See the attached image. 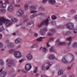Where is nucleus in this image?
Masks as SVG:
<instances>
[{"instance_id": "ea45409f", "label": "nucleus", "mask_w": 77, "mask_h": 77, "mask_svg": "<svg viewBox=\"0 0 77 77\" xmlns=\"http://www.w3.org/2000/svg\"><path fill=\"white\" fill-rule=\"evenodd\" d=\"M70 33H71V31H67L66 33V35H69Z\"/></svg>"}, {"instance_id": "f257e3e1", "label": "nucleus", "mask_w": 77, "mask_h": 77, "mask_svg": "<svg viewBox=\"0 0 77 77\" xmlns=\"http://www.w3.org/2000/svg\"><path fill=\"white\" fill-rule=\"evenodd\" d=\"M3 23L5 24L6 27H9L12 25V22L9 20L5 19L3 17H0V25H2Z\"/></svg>"}, {"instance_id": "37998d69", "label": "nucleus", "mask_w": 77, "mask_h": 77, "mask_svg": "<svg viewBox=\"0 0 77 77\" xmlns=\"http://www.w3.org/2000/svg\"><path fill=\"white\" fill-rule=\"evenodd\" d=\"M38 9L39 11H44L45 10L44 8H42L41 7H39V8H38Z\"/></svg>"}, {"instance_id": "aec40b11", "label": "nucleus", "mask_w": 77, "mask_h": 77, "mask_svg": "<svg viewBox=\"0 0 77 77\" xmlns=\"http://www.w3.org/2000/svg\"><path fill=\"white\" fill-rule=\"evenodd\" d=\"M0 5H1V7L3 8H5L6 6V4L5 3H3V2L0 1Z\"/></svg>"}, {"instance_id": "9b49d317", "label": "nucleus", "mask_w": 77, "mask_h": 77, "mask_svg": "<svg viewBox=\"0 0 77 77\" xmlns=\"http://www.w3.org/2000/svg\"><path fill=\"white\" fill-rule=\"evenodd\" d=\"M7 10L10 12H12L14 11V6L11 5H10L8 8Z\"/></svg>"}, {"instance_id": "423d86ee", "label": "nucleus", "mask_w": 77, "mask_h": 77, "mask_svg": "<svg viewBox=\"0 0 77 77\" xmlns=\"http://www.w3.org/2000/svg\"><path fill=\"white\" fill-rule=\"evenodd\" d=\"M30 9L31 11V14H35V13H37V11H36V7L35 6H31L30 7Z\"/></svg>"}, {"instance_id": "c03bdc74", "label": "nucleus", "mask_w": 77, "mask_h": 77, "mask_svg": "<svg viewBox=\"0 0 77 77\" xmlns=\"http://www.w3.org/2000/svg\"><path fill=\"white\" fill-rule=\"evenodd\" d=\"M50 23L52 24V25H55V24H56V22L54 21H52Z\"/></svg>"}, {"instance_id": "4be33fe9", "label": "nucleus", "mask_w": 77, "mask_h": 77, "mask_svg": "<svg viewBox=\"0 0 77 77\" xmlns=\"http://www.w3.org/2000/svg\"><path fill=\"white\" fill-rule=\"evenodd\" d=\"M61 43V42L60 41V39H58L57 40V41L56 42V43L58 45H60Z\"/></svg>"}, {"instance_id": "5701e85b", "label": "nucleus", "mask_w": 77, "mask_h": 77, "mask_svg": "<svg viewBox=\"0 0 77 77\" xmlns=\"http://www.w3.org/2000/svg\"><path fill=\"white\" fill-rule=\"evenodd\" d=\"M61 43V42L60 41V39H58L57 40V41L56 42V43L58 45H60Z\"/></svg>"}, {"instance_id": "13d9d810", "label": "nucleus", "mask_w": 77, "mask_h": 77, "mask_svg": "<svg viewBox=\"0 0 77 77\" xmlns=\"http://www.w3.org/2000/svg\"><path fill=\"white\" fill-rule=\"evenodd\" d=\"M34 36L35 37H38V35L37 33H35L34 34Z\"/></svg>"}, {"instance_id": "774afa93", "label": "nucleus", "mask_w": 77, "mask_h": 77, "mask_svg": "<svg viewBox=\"0 0 77 77\" xmlns=\"http://www.w3.org/2000/svg\"><path fill=\"white\" fill-rule=\"evenodd\" d=\"M34 17V16H33V15L32 14V15H31L30 16V18H33Z\"/></svg>"}, {"instance_id": "f8f14e48", "label": "nucleus", "mask_w": 77, "mask_h": 77, "mask_svg": "<svg viewBox=\"0 0 77 77\" xmlns=\"http://www.w3.org/2000/svg\"><path fill=\"white\" fill-rule=\"evenodd\" d=\"M13 60H9V63H8L7 65L9 67H11L12 65H14V63H13Z\"/></svg>"}, {"instance_id": "4d7b16f0", "label": "nucleus", "mask_w": 77, "mask_h": 77, "mask_svg": "<svg viewBox=\"0 0 77 77\" xmlns=\"http://www.w3.org/2000/svg\"><path fill=\"white\" fill-rule=\"evenodd\" d=\"M11 42H9L8 43V47H11Z\"/></svg>"}, {"instance_id": "052dcab7", "label": "nucleus", "mask_w": 77, "mask_h": 77, "mask_svg": "<svg viewBox=\"0 0 77 77\" xmlns=\"http://www.w3.org/2000/svg\"><path fill=\"white\" fill-rule=\"evenodd\" d=\"M48 36H52L53 35V34H51L50 33H48Z\"/></svg>"}, {"instance_id": "ddd939ff", "label": "nucleus", "mask_w": 77, "mask_h": 77, "mask_svg": "<svg viewBox=\"0 0 77 77\" xmlns=\"http://www.w3.org/2000/svg\"><path fill=\"white\" fill-rule=\"evenodd\" d=\"M21 42V40L20 38H18L15 39L14 41V43L15 44H18Z\"/></svg>"}, {"instance_id": "2eb2a0df", "label": "nucleus", "mask_w": 77, "mask_h": 77, "mask_svg": "<svg viewBox=\"0 0 77 77\" xmlns=\"http://www.w3.org/2000/svg\"><path fill=\"white\" fill-rule=\"evenodd\" d=\"M49 59H56V60H57V58L55 57L54 55L53 54H51L49 57Z\"/></svg>"}, {"instance_id": "a18cd8bd", "label": "nucleus", "mask_w": 77, "mask_h": 77, "mask_svg": "<svg viewBox=\"0 0 77 77\" xmlns=\"http://www.w3.org/2000/svg\"><path fill=\"white\" fill-rule=\"evenodd\" d=\"M29 21V19H27L23 21V23H25L26 22H27V21Z\"/></svg>"}, {"instance_id": "6ab92c4d", "label": "nucleus", "mask_w": 77, "mask_h": 77, "mask_svg": "<svg viewBox=\"0 0 77 77\" xmlns=\"http://www.w3.org/2000/svg\"><path fill=\"white\" fill-rule=\"evenodd\" d=\"M43 31H45V32H47V28H44L43 30H41L40 32L41 34L42 35H44L45 33L43 32Z\"/></svg>"}, {"instance_id": "864d4df0", "label": "nucleus", "mask_w": 77, "mask_h": 77, "mask_svg": "<svg viewBox=\"0 0 77 77\" xmlns=\"http://www.w3.org/2000/svg\"><path fill=\"white\" fill-rule=\"evenodd\" d=\"M38 15H44V13H38Z\"/></svg>"}, {"instance_id": "338daca9", "label": "nucleus", "mask_w": 77, "mask_h": 77, "mask_svg": "<svg viewBox=\"0 0 77 77\" xmlns=\"http://www.w3.org/2000/svg\"><path fill=\"white\" fill-rule=\"evenodd\" d=\"M32 15H33V16H34V17H36V16H38V15H37V14H34Z\"/></svg>"}, {"instance_id": "58836bf2", "label": "nucleus", "mask_w": 77, "mask_h": 77, "mask_svg": "<svg viewBox=\"0 0 77 77\" xmlns=\"http://www.w3.org/2000/svg\"><path fill=\"white\" fill-rule=\"evenodd\" d=\"M64 27H65V25H60L58 26V28H60L61 29H63Z\"/></svg>"}, {"instance_id": "e433bc0d", "label": "nucleus", "mask_w": 77, "mask_h": 77, "mask_svg": "<svg viewBox=\"0 0 77 77\" xmlns=\"http://www.w3.org/2000/svg\"><path fill=\"white\" fill-rule=\"evenodd\" d=\"M38 45H34L32 46L31 47V48H36L38 47Z\"/></svg>"}, {"instance_id": "c9c22d12", "label": "nucleus", "mask_w": 77, "mask_h": 77, "mask_svg": "<svg viewBox=\"0 0 77 77\" xmlns=\"http://www.w3.org/2000/svg\"><path fill=\"white\" fill-rule=\"evenodd\" d=\"M11 20L13 22H17V19L16 18H12L11 19Z\"/></svg>"}, {"instance_id": "bb28decb", "label": "nucleus", "mask_w": 77, "mask_h": 77, "mask_svg": "<svg viewBox=\"0 0 77 77\" xmlns=\"http://www.w3.org/2000/svg\"><path fill=\"white\" fill-rule=\"evenodd\" d=\"M37 26L39 27H41L42 26H44V24L42 22H41L40 23L38 24H37Z\"/></svg>"}, {"instance_id": "a211bd4d", "label": "nucleus", "mask_w": 77, "mask_h": 77, "mask_svg": "<svg viewBox=\"0 0 77 77\" xmlns=\"http://www.w3.org/2000/svg\"><path fill=\"white\" fill-rule=\"evenodd\" d=\"M69 55L71 56V57L69 63H71V62H73L74 60V55L72 54H69Z\"/></svg>"}, {"instance_id": "69168bd1", "label": "nucleus", "mask_w": 77, "mask_h": 77, "mask_svg": "<svg viewBox=\"0 0 77 77\" xmlns=\"http://www.w3.org/2000/svg\"><path fill=\"white\" fill-rule=\"evenodd\" d=\"M2 38V34H0V39H1Z\"/></svg>"}, {"instance_id": "3c124183", "label": "nucleus", "mask_w": 77, "mask_h": 77, "mask_svg": "<svg viewBox=\"0 0 77 77\" xmlns=\"http://www.w3.org/2000/svg\"><path fill=\"white\" fill-rule=\"evenodd\" d=\"M48 0H43L42 2L43 3H46V2L48 1Z\"/></svg>"}, {"instance_id": "8fccbe9b", "label": "nucleus", "mask_w": 77, "mask_h": 77, "mask_svg": "<svg viewBox=\"0 0 77 77\" xmlns=\"http://www.w3.org/2000/svg\"><path fill=\"white\" fill-rule=\"evenodd\" d=\"M46 51H47V49H46V48H43V52H46Z\"/></svg>"}, {"instance_id": "2f4dec72", "label": "nucleus", "mask_w": 77, "mask_h": 77, "mask_svg": "<svg viewBox=\"0 0 77 77\" xmlns=\"http://www.w3.org/2000/svg\"><path fill=\"white\" fill-rule=\"evenodd\" d=\"M51 18L52 19V20H54L57 18V17H56V16L53 15L51 16Z\"/></svg>"}, {"instance_id": "9d476101", "label": "nucleus", "mask_w": 77, "mask_h": 77, "mask_svg": "<svg viewBox=\"0 0 77 77\" xmlns=\"http://www.w3.org/2000/svg\"><path fill=\"white\" fill-rule=\"evenodd\" d=\"M26 58L28 60H31L33 58V55L32 54H29L26 56Z\"/></svg>"}, {"instance_id": "dca6fc26", "label": "nucleus", "mask_w": 77, "mask_h": 77, "mask_svg": "<svg viewBox=\"0 0 77 77\" xmlns=\"http://www.w3.org/2000/svg\"><path fill=\"white\" fill-rule=\"evenodd\" d=\"M63 74V70L62 69H60L58 70L57 74L58 75H61Z\"/></svg>"}, {"instance_id": "c756f323", "label": "nucleus", "mask_w": 77, "mask_h": 77, "mask_svg": "<svg viewBox=\"0 0 77 77\" xmlns=\"http://www.w3.org/2000/svg\"><path fill=\"white\" fill-rule=\"evenodd\" d=\"M77 47V43H73L72 45V47L73 48H76V47Z\"/></svg>"}, {"instance_id": "72a5a7b5", "label": "nucleus", "mask_w": 77, "mask_h": 77, "mask_svg": "<svg viewBox=\"0 0 77 77\" xmlns=\"http://www.w3.org/2000/svg\"><path fill=\"white\" fill-rule=\"evenodd\" d=\"M72 31L74 34L77 33V29H73L72 30Z\"/></svg>"}, {"instance_id": "0e129e2a", "label": "nucleus", "mask_w": 77, "mask_h": 77, "mask_svg": "<svg viewBox=\"0 0 77 77\" xmlns=\"http://www.w3.org/2000/svg\"><path fill=\"white\" fill-rule=\"evenodd\" d=\"M16 76V74H13L12 75H11L12 77H15Z\"/></svg>"}, {"instance_id": "4c0bfd02", "label": "nucleus", "mask_w": 77, "mask_h": 77, "mask_svg": "<svg viewBox=\"0 0 77 77\" xmlns=\"http://www.w3.org/2000/svg\"><path fill=\"white\" fill-rule=\"evenodd\" d=\"M4 29V28L2 25H0V32H2Z\"/></svg>"}, {"instance_id": "4468645a", "label": "nucleus", "mask_w": 77, "mask_h": 77, "mask_svg": "<svg viewBox=\"0 0 77 77\" xmlns=\"http://www.w3.org/2000/svg\"><path fill=\"white\" fill-rule=\"evenodd\" d=\"M61 62L63 63H65V64H66V63H69L67 60L64 57H63L62 58Z\"/></svg>"}, {"instance_id": "603ef678", "label": "nucleus", "mask_w": 77, "mask_h": 77, "mask_svg": "<svg viewBox=\"0 0 77 77\" xmlns=\"http://www.w3.org/2000/svg\"><path fill=\"white\" fill-rule=\"evenodd\" d=\"M15 46V45L13 43H11V46L10 47H14Z\"/></svg>"}, {"instance_id": "6e6d98bb", "label": "nucleus", "mask_w": 77, "mask_h": 77, "mask_svg": "<svg viewBox=\"0 0 77 77\" xmlns=\"http://www.w3.org/2000/svg\"><path fill=\"white\" fill-rule=\"evenodd\" d=\"M21 47V45H18L17 47L16 48V49H18V48H20Z\"/></svg>"}, {"instance_id": "1a4fd4ad", "label": "nucleus", "mask_w": 77, "mask_h": 77, "mask_svg": "<svg viewBox=\"0 0 77 77\" xmlns=\"http://www.w3.org/2000/svg\"><path fill=\"white\" fill-rule=\"evenodd\" d=\"M28 27H32L34 26V23L33 21H30L27 24Z\"/></svg>"}, {"instance_id": "5fc2aeb1", "label": "nucleus", "mask_w": 77, "mask_h": 77, "mask_svg": "<svg viewBox=\"0 0 77 77\" xmlns=\"http://www.w3.org/2000/svg\"><path fill=\"white\" fill-rule=\"evenodd\" d=\"M74 18L75 20H77V15L74 16Z\"/></svg>"}, {"instance_id": "a19ab883", "label": "nucleus", "mask_w": 77, "mask_h": 77, "mask_svg": "<svg viewBox=\"0 0 77 77\" xmlns=\"http://www.w3.org/2000/svg\"><path fill=\"white\" fill-rule=\"evenodd\" d=\"M50 32H52V33H54L55 32V30L53 29H51L50 30Z\"/></svg>"}, {"instance_id": "09e8293b", "label": "nucleus", "mask_w": 77, "mask_h": 77, "mask_svg": "<svg viewBox=\"0 0 77 77\" xmlns=\"http://www.w3.org/2000/svg\"><path fill=\"white\" fill-rule=\"evenodd\" d=\"M75 10H71L70 11V12L71 13H74V12H75Z\"/></svg>"}, {"instance_id": "412c9836", "label": "nucleus", "mask_w": 77, "mask_h": 77, "mask_svg": "<svg viewBox=\"0 0 77 77\" xmlns=\"http://www.w3.org/2000/svg\"><path fill=\"white\" fill-rule=\"evenodd\" d=\"M66 40L70 41V43L68 44V45H69L71 44V42L72 40V37H69L67 38L66 39Z\"/></svg>"}, {"instance_id": "c85d7f7f", "label": "nucleus", "mask_w": 77, "mask_h": 77, "mask_svg": "<svg viewBox=\"0 0 77 77\" xmlns=\"http://www.w3.org/2000/svg\"><path fill=\"white\" fill-rule=\"evenodd\" d=\"M6 12V10L4 9H2L0 11V13L2 14H4Z\"/></svg>"}, {"instance_id": "79ce46f5", "label": "nucleus", "mask_w": 77, "mask_h": 77, "mask_svg": "<svg viewBox=\"0 0 77 77\" xmlns=\"http://www.w3.org/2000/svg\"><path fill=\"white\" fill-rule=\"evenodd\" d=\"M66 43L64 42H61V43L60 44V45H65Z\"/></svg>"}, {"instance_id": "f3484780", "label": "nucleus", "mask_w": 77, "mask_h": 77, "mask_svg": "<svg viewBox=\"0 0 77 77\" xmlns=\"http://www.w3.org/2000/svg\"><path fill=\"white\" fill-rule=\"evenodd\" d=\"M49 2L50 4L54 5L56 4V1L55 0H49Z\"/></svg>"}, {"instance_id": "cd10ccee", "label": "nucleus", "mask_w": 77, "mask_h": 77, "mask_svg": "<svg viewBox=\"0 0 77 77\" xmlns=\"http://www.w3.org/2000/svg\"><path fill=\"white\" fill-rule=\"evenodd\" d=\"M42 70H43V71H45L46 70L45 64L43 65L42 66Z\"/></svg>"}, {"instance_id": "0eeeda50", "label": "nucleus", "mask_w": 77, "mask_h": 77, "mask_svg": "<svg viewBox=\"0 0 77 77\" xmlns=\"http://www.w3.org/2000/svg\"><path fill=\"white\" fill-rule=\"evenodd\" d=\"M17 15L19 17H23L24 15V11L22 10H20L18 11Z\"/></svg>"}, {"instance_id": "e2e57ef3", "label": "nucleus", "mask_w": 77, "mask_h": 77, "mask_svg": "<svg viewBox=\"0 0 77 77\" xmlns=\"http://www.w3.org/2000/svg\"><path fill=\"white\" fill-rule=\"evenodd\" d=\"M3 47V44L1 42H0V48Z\"/></svg>"}, {"instance_id": "7c9ffc66", "label": "nucleus", "mask_w": 77, "mask_h": 77, "mask_svg": "<svg viewBox=\"0 0 77 77\" xmlns=\"http://www.w3.org/2000/svg\"><path fill=\"white\" fill-rule=\"evenodd\" d=\"M49 50L51 52H53L54 51V47H52Z\"/></svg>"}, {"instance_id": "bf43d9fd", "label": "nucleus", "mask_w": 77, "mask_h": 77, "mask_svg": "<svg viewBox=\"0 0 77 77\" xmlns=\"http://www.w3.org/2000/svg\"><path fill=\"white\" fill-rule=\"evenodd\" d=\"M50 40H51V41H53V40H54V38H53V37H51L50 38Z\"/></svg>"}, {"instance_id": "393cba45", "label": "nucleus", "mask_w": 77, "mask_h": 77, "mask_svg": "<svg viewBox=\"0 0 77 77\" xmlns=\"http://www.w3.org/2000/svg\"><path fill=\"white\" fill-rule=\"evenodd\" d=\"M45 65L46 70H48V69H50V66L47 64V63H45Z\"/></svg>"}, {"instance_id": "473e14b6", "label": "nucleus", "mask_w": 77, "mask_h": 77, "mask_svg": "<svg viewBox=\"0 0 77 77\" xmlns=\"http://www.w3.org/2000/svg\"><path fill=\"white\" fill-rule=\"evenodd\" d=\"M28 8H29L28 4H26L24 6L25 9V10H27V9H28Z\"/></svg>"}, {"instance_id": "a878e982", "label": "nucleus", "mask_w": 77, "mask_h": 77, "mask_svg": "<svg viewBox=\"0 0 77 77\" xmlns=\"http://www.w3.org/2000/svg\"><path fill=\"white\" fill-rule=\"evenodd\" d=\"M45 38V37H40L37 38V40L38 41H42V39Z\"/></svg>"}, {"instance_id": "b1692460", "label": "nucleus", "mask_w": 77, "mask_h": 77, "mask_svg": "<svg viewBox=\"0 0 77 77\" xmlns=\"http://www.w3.org/2000/svg\"><path fill=\"white\" fill-rule=\"evenodd\" d=\"M46 63H47V65H48L49 66H51L53 64V62L51 61H48Z\"/></svg>"}, {"instance_id": "49530a36", "label": "nucleus", "mask_w": 77, "mask_h": 77, "mask_svg": "<svg viewBox=\"0 0 77 77\" xmlns=\"http://www.w3.org/2000/svg\"><path fill=\"white\" fill-rule=\"evenodd\" d=\"M14 6L15 7H17V8H19L21 6L20 5H18L17 4H14Z\"/></svg>"}, {"instance_id": "6e6552de", "label": "nucleus", "mask_w": 77, "mask_h": 77, "mask_svg": "<svg viewBox=\"0 0 77 77\" xmlns=\"http://www.w3.org/2000/svg\"><path fill=\"white\" fill-rule=\"evenodd\" d=\"M2 71H3V69H2L0 70V72H1L0 75L1 77H5L6 75L7 74V72H6V71H5L2 72Z\"/></svg>"}, {"instance_id": "20e7f679", "label": "nucleus", "mask_w": 77, "mask_h": 77, "mask_svg": "<svg viewBox=\"0 0 77 77\" xmlns=\"http://www.w3.org/2000/svg\"><path fill=\"white\" fill-rule=\"evenodd\" d=\"M50 20V17H48L47 18V19H45L43 21L42 23H43V25L48 26L49 24V22H48L49 21V20Z\"/></svg>"}, {"instance_id": "39448f33", "label": "nucleus", "mask_w": 77, "mask_h": 77, "mask_svg": "<svg viewBox=\"0 0 77 77\" xmlns=\"http://www.w3.org/2000/svg\"><path fill=\"white\" fill-rule=\"evenodd\" d=\"M32 68V65L30 63L26 64L25 66V69L26 71H30Z\"/></svg>"}, {"instance_id": "680f3d73", "label": "nucleus", "mask_w": 77, "mask_h": 77, "mask_svg": "<svg viewBox=\"0 0 77 77\" xmlns=\"http://www.w3.org/2000/svg\"><path fill=\"white\" fill-rule=\"evenodd\" d=\"M5 2L6 3L8 4V3H9V1H8V0H5Z\"/></svg>"}, {"instance_id": "f03ea898", "label": "nucleus", "mask_w": 77, "mask_h": 77, "mask_svg": "<svg viewBox=\"0 0 77 77\" xmlns=\"http://www.w3.org/2000/svg\"><path fill=\"white\" fill-rule=\"evenodd\" d=\"M10 54H12L14 53V55L16 58H20L21 57V53L19 51H15V49H11L9 51Z\"/></svg>"}, {"instance_id": "7ed1b4c3", "label": "nucleus", "mask_w": 77, "mask_h": 77, "mask_svg": "<svg viewBox=\"0 0 77 77\" xmlns=\"http://www.w3.org/2000/svg\"><path fill=\"white\" fill-rule=\"evenodd\" d=\"M66 25V27L69 30H72L74 27V24L71 22L68 23Z\"/></svg>"}, {"instance_id": "de8ad7c7", "label": "nucleus", "mask_w": 77, "mask_h": 77, "mask_svg": "<svg viewBox=\"0 0 77 77\" xmlns=\"http://www.w3.org/2000/svg\"><path fill=\"white\" fill-rule=\"evenodd\" d=\"M66 69L67 70H70L71 69V67L70 66H68L66 67Z\"/></svg>"}, {"instance_id": "f704fd0d", "label": "nucleus", "mask_w": 77, "mask_h": 77, "mask_svg": "<svg viewBox=\"0 0 77 77\" xmlns=\"http://www.w3.org/2000/svg\"><path fill=\"white\" fill-rule=\"evenodd\" d=\"M4 65V61L3 60L0 59V65Z\"/></svg>"}]
</instances>
